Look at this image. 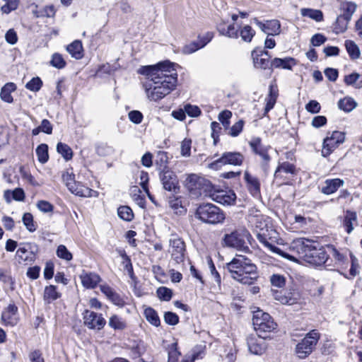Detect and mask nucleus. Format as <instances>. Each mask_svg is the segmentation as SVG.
<instances>
[{
  "label": "nucleus",
  "instance_id": "1",
  "mask_svg": "<svg viewBox=\"0 0 362 362\" xmlns=\"http://www.w3.org/2000/svg\"><path fill=\"white\" fill-rule=\"evenodd\" d=\"M179 65L169 60L159 62L153 65L141 66L137 71L139 74L145 76L146 82V90L167 89L174 90L177 83L176 67Z\"/></svg>",
  "mask_w": 362,
  "mask_h": 362
},
{
  "label": "nucleus",
  "instance_id": "2",
  "mask_svg": "<svg viewBox=\"0 0 362 362\" xmlns=\"http://www.w3.org/2000/svg\"><path fill=\"white\" fill-rule=\"evenodd\" d=\"M226 267L234 280L243 284L252 285L259 277L257 266L244 255H236Z\"/></svg>",
  "mask_w": 362,
  "mask_h": 362
},
{
  "label": "nucleus",
  "instance_id": "3",
  "mask_svg": "<svg viewBox=\"0 0 362 362\" xmlns=\"http://www.w3.org/2000/svg\"><path fill=\"white\" fill-rule=\"evenodd\" d=\"M293 247L297 249L300 258L314 266L324 264L328 259V255L323 248H316L308 239H298L293 242Z\"/></svg>",
  "mask_w": 362,
  "mask_h": 362
},
{
  "label": "nucleus",
  "instance_id": "4",
  "mask_svg": "<svg viewBox=\"0 0 362 362\" xmlns=\"http://www.w3.org/2000/svg\"><path fill=\"white\" fill-rule=\"evenodd\" d=\"M196 216L204 223L217 224L225 219V214L216 206L212 204L200 205L196 211Z\"/></svg>",
  "mask_w": 362,
  "mask_h": 362
},
{
  "label": "nucleus",
  "instance_id": "5",
  "mask_svg": "<svg viewBox=\"0 0 362 362\" xmlns=\"http://www.w3.org/2000/svg\"><path fill=\"white\" fill-rule=\"evenodd\" d=\"M62 180L69 190L79 197H91L97 196L98 192L79 182L75 181V175L72 170H67L63 172Z\"/></svg>",
  "mask_w": 362,
  "mask_h": 362
},
{
  "label": "nucleus",
  "instance_id": "6",
  "mask_svg": "<svg viewBox=\"0 0 362 362\" xmlns=\"http://www.w3.org/2000/svg\"><path fill=\"white\" fill-rule=\"evenodd\" d=\"M320 335L315 329L308 332L305 337L296 344L295 353L296 356L304 359L307 358L315 349Z\"/></svg>",
  "mask_w": 362,
  "mask_h": 362
},
{
  "label": "nucleus",
  "instance_id": "7",
  "mask_svg": "<svg viewBox=\"0 0 362 362\" xmlns=\"http://www.w3.org/2000/svg\"><path fill=\"white\" fill-rule=\"evenodd\" d=\"M250 235L247 230H235L229 234H226L223 239V245L235 248L238 250L247 252L250 251L245 239H249Z\"/></svg>",
  "mask_w": 362,
  "mask_h": 362
},
{
  "label": "nucleus",
  "instance_id": "8",
  "mask_svg": "<svg viewBox=\"0 0 362 362\" xmlns=\"http://www.w3.org/2000/svg\"><path fill=\"white\" fill-rule=\"evenodd\" d=\"M252 324L257 334L270 332L274 330L277 325L269 314L258 310L254 312Z\"/></svg>",
  "mask_w": 362,
  "mask_h": 362
},
{
  "label": "nucleus",
  "instance_id": "9",
  "mask_svg": "<svg viewBox=\"0 0 362 362\" xmlns=\"http://www.w3.org/2000/svg\"><path fill=\"white\" fill-rule=\"evenodd\" d=\"M185 187L195 195L207 194L211 187V182L203 177L196 174H190L185 180Z\"/></svg>",
  "mask_w": 362,
  "mask_h": 362
},
{
  "label": "nucleus",
  "instance_id": "10",
  "mask_svg": "<svg viewBox=\"0 0 362 362\" xmlns=\"http://www.w3.org/2000/svg\"><path fill=\"white\" fill-rule=\"evenodd\" d=\"M159 177L163 188L169 192L177 193L179 190V181L175 173L165 165L159 168Z\"/></svg>",
  "mask_w": 362,
  "mask_h": 362
},
{
  "label": "nucleus",
  "instance_id": "11",
  "mask_svg": "<svg viewBox=\"0 0 362 362\" xmlns=\"http://www.w3.org/2000/svg\"><path fill=\"white\" fill-rule=\"evenodd\" d=\"M243 160L244 156L239 152H225L221 158L209 163V168L218 170L225 165H241Z\"/></svg>",
  "mask_w": 362,
  "mask_h": 362
},
{
  "label": "nucleus",
  "instance_id": "12",
  "mask_svg": "<svg viewBox=\"0 0 362 362\" xmlns=\"http://www.w3.org/2000/svg\"><path fill=\"white\" fill-rule=\"evenodd\" d=\"M345 140V134L344 132L334 131L332 132L331 136L327 137L324 139L323 147L322 149V155L327 157Z\"/></svg>",
  "mask_w": 362,
  "mask_h": 362
},
{
  "label": "nucleus",
  "instance_id": "13",
  "mask_svg": "<svg viewBox=\"0 0 362 362\" xmlns=\"http://www.w3.org/2000/svg\"><path fill=\"white\" fill-rule=\"evenodd\" d=\"M170 250L171 257L176 264L183 262L185 255V244L184 241L179 238L170 239Z\"/></svg>",
  "mask_w": 362,
  "mask_h": 362
},
{
  "label": "nucleus",
  "instance_id": "14",
  "mask_svg": "<svg viewBox=\"0 0 362 362\" xmlns=\"http://www.w3.org/2000/svg\"><path fill=\"white\" fill-rule=\"evenodd\" d=\"M83 320L85 325L88 328L98 330L103 329L106 323L101 314L88 310H85L83 313Z\"/></svg>",
  "mask_w": 362,
  "mask_h": 362
},
{
  "label": "nucleus",
  "instance_id": "15",
  "mask_svg": "<svg viewBox=\"0 0 362 362\" xmlns=\"http://www.w3.org/2000/svg\"><path fill=\"white\" fill-rule=\"evenodd\" d=\"M265 338L266 337L261 336V334H258V336H249L247 339L249 351L255 355L262 354L267 348Z\"/></svg>",
  "mask_w": 362,
  "mask_h": 362
},
{
  "label": "nucleus",
  "instance_id": "16",
  "mask_svg": "<svg viewBox=\"0 0 362 362\" xmlns=\"http://www.w3.org/2000/svg\"><path fill=\"white\" fill-rule=\"evenodd\" d=\"M253 21L259 29L268 36L278 35L281 33V23L278 20H269L265 23H262L257 18H255Z\"/></svg>",
  "mask_w": 362,
  "mask_h": 362
},
{
  "label": "nucleus",
  "instance_id": "17",
  "mask_svg": "<svg viewBox=\"0 0 362 362\" xmlns=\"http://www.w3.org/2000/svg\"><path fill=\"white\" fill-rule=\"evenodd\" d=\"M209 196L213 200L223 205H232L235 203L236 199L235 194L231 190L217 191L213 194H210Z\"/></svg>",
  "mask_w": 362,
  "mask_h": 362
},
{
  "label": "nucleus",
  "instance_id": "18",
  "mask_svg": "<svg viewBox=\"0 0 362 362\" xmlns=\"http://www.w3.org/2000/svg\"><path fill=\"white\" fill-rule=\"evenodd\" d=\"M357 225L358 216L356 212L346 210L342 217L341 226L348 234H350L354 230V226Z\"/></svg>",
  "mask_w": 362,
  "mask_h": 362
},
{
  "label": "nucleus",
  "instance_id": "19",
  "mask_svg": "<svg viewBox=\"0 0 362 362\" xmlns=\"http://www.w3.org/2000/svg\"><path fill=\"white\" fill-rule=\"evenodd\" d=\"M250 146L256 154L259 155L266 165L270 161V156L268 154V148L264 147L261 144L259 138H254L250 141Z\"/></svg>",
  "mask_w": 362,
  "mask_h": 362
},
{
  "label": "nucleus",
  "instance_id": "20",
  "mask_svg": "<svg viewBox=\"0 0 362 362\" xmlns=\"http://www.w3.org/2000/svg\"><path fill=\"white\" fill-rule=\"evenodd\" d=\"M257 240L262 243L266 247H267L271 252L279 254L283 257L288 259L289 260L296 262L297 261L296 258L293 256L282 251L280 248L276 247L275 245L271 244L267 238V235L264 233H258L257 234Z\"/></svg>",
  "mask_w": 362,
  "mask_h": 362
},
{
  "label": "nucleus",
  "instance_id": "21",
  "mask_svg": "<svg viewBox=\"0 0 362 362\" xmlns=\"http://www.w3.org/2000/svg\"><path fill=\"white\" fill-rule=\"evenodd\" d=\"M260 52L259 47H256L252 51L251 56L254 66L257 69L272 70V61L268 60V57H262V54H259Z\"/></svg>",
  "mask_w": 362,
  "mask_h": 362
},
{
  "label": "nucleus",
  "instance_id": "22",
  "mask_svg": "<svg viewBox=\"0 0 362 362\" xmlns=\"http://www.w3.org/2000/svg\"><path fill=\"white\" fill-rule=\"evenodd\" d=\"M17 313V306L9 304L1 314V320L5 325H15L18 322Z\"/></svg>",
  "mask_w": 362,
  "mask_h": 362
},
{
  "label": "nucleus",
  "instance_id": "23",
  "mask_svg": "<svg viewBox=\"0 0 362 362\" xmlns=\"http://www.w3.org/2000/svg\"><path fill=\"white\" fill-rule=\"evenodd\" d=\"M244 179L251 194L254 197L259 196L260 194V182L259 179L257 177L252 175L247 171H245L244 173Z\"/></svg>",
  "mask_w": 362,
  "mask_h": 362
},
{
  "label": "nucleus",
  "instance_id": "24",
  "mask_svg": "<svg viewBox=\"0 0 362 362\" xmlns=\"http://www.w3.org/2000/svg\"><path fill=\"white\" fill-rule=\"evenodd\" d=\"M344 184L343 180L339 178L327 179L324 182V186L321 189V192L326 195H329L338 190Z\"/></svg>",
  "mask_w": 362,
  "mask_h": 362
},
{
  "label": "nucleus",
  "instance_id": "25",
  "mask_svg": "<svg viewBox=\"0 0 362 362\" xmlns=\"http://www.w3.org/2000/svg\"><path fill=\"white\" fill-rule=\"evenodd\" d=\"M83 286L86 288H93L100 281V276L95 273L83 272L80 275Z\"/></svg>",
  "mask_w": 362,
  "mask_h": 362
},
{
  "label": "nucleus",
  "instance_id": "26",
  "mask_svg": "<svg viewBox=\"0 0 362 362\" xmlns=\"http://www.w3.org/2000/svg\"><path fill=\"white\" fill-rule=\"evenodd\" d=\"M296 64V60L293 57L278 58L272 60V70L273 69H282L291 70Z\"/></svg>",
  "mask_w": 362,
  "mask_h": 362
},
{
  "label": "nucleus",
  "instance_id": "27",
  "mask_svg": "<svg viewBox=\"0 0 362 362\" xmlns=\"http://www.w3.org/2000/svg\"><path fill=\"white\" fill-rule=\"evenodd\" d=\"M217 30L221 35L234 39L238 37V30L235 28L233 23L227 25L225 22L222 21L218 23Z\"/></svg>",
  "mask_w": 362,
  "mask_h": 362
},
{
  "label": "nucleus",
  "instance_id": "28",
  "mask_svg": "<svg viewBox=\"0 0 362 362\" xmlns=\"http://www.w3.org/2000/svg\"><path fill=\"white\" fill-rule=\"evenodd\" d=\"M357 8V5L356 3L352 1H344L341 2L339 6L340 14L339 16H342L346 20H351L354 13L356 12Z\"/></svg>",
  "mask_w": 362,
  "mask_h": 362
},
{
  "label": "nucleus",
  "instance_id": "29",
  "mask_svg": "<svg viewBox=\"0 0 362 362\" xmlns=\"http://www.w3.org/2000/svg\"><path fill=\"white\" fill-rule=\"evenodd\" d=\"M100 291L103 293H104L108 299H110L114 304L122 306L124 304V301L120 297V296L111 287L107 285H101Z\"/></svg>",
  "mask_w": 362,
  "mask_h": 362
},
{
  "label": "nucleus",
  "instance_id": "30",
  "mask_svg": "<svg viewBox=\"0 0 362 362\" xmlns=\"http://www.w3.org/2000/svg\"><path fill=\"white\" fill-rule=\"evenodd\" d=\"M67 52L72 57L80 59L83 57V46L80 40H74L66 47Z\"/></svg>",
  "mask_w": 362,
  "mask_h": 362
},
{
  "label": "nucleus",
  "instance_id": "31",
  "mask_svg": "<svg viewBox=\"0 0 362 362\" xmlns=\"http://www.w3.org/2000/svg\"><path fill=\"white\" fill-rule=\"evenodd\" d=\"M60 297L61 293L57 291V286L49 285L45 288L43 299L46 303H50Z\"/></svg>",
  "mask_w": 362,
  "mask_h": 362
},
{
  "label": "nucleus",
  "instance_id": "32",
  "mask_svg": "<svg viewBox=\"0 0 362 362\" xmlns=\"http://www.w3.org/2000/svg\"><path fill=\"white\" fill-rule=\"evenodd\" d=\"M290 173L292 175L296 174V168L294 165L288 163V162H284L279 165L276 170L274 173V177L276 179L281 178L282 175L281 173Z\"/></svg>",
  "mask_w": 362,
  "mask_h": 362
},
{
  "label": "nucleus",
  "instance_id": "33",
  "mask_svg": "<svg viewBox=\"0 0 362 362\" xmlns=\"http://www.w3.org/2000/svg\"><path fill=\"white\" fill-rule=\"evenodd\" d=\"M351 21L344 18L341 16H338L335 22L333 23V32L335 34L343 33L346 32L348 28L349 23Z\"/></svg>",
  "mask_w": 362,
  "mask_h": 362
},
{
  "label": "nucleus",
  "instance_id": "34",
  "mask_svg": "<svg viewBox=\"0 0 362 362\" xmlns=\"http://www.w3.org/2000/svg\"><path fill=\"white\" fill-rule=\"evenodd\" d=\"M346 49L351 59H357L360 57L361 51L358 46L352 40L345 41Z\"/></svg>",
  "mask_w": 362,
  "mask_h": 362
},
{
  "label": "nucleus",
  "instance_id": "35",
  "mask_svg": "<svg viewBox=\"0 0 362 362\" xmlns=\"http://www.w3.org/2000/svg\"><path fill=\"white\" fill-rule=\"evenodd\" d=\"M300 13L304 17H308L316 22L323 21V13L320 10L313 8H301Z\"/></svg>",
  "mask_w": 362,
  "mask_h": 362
},
{
  "label": "nucleus",
  "instance_id": "36",
  "mask_svg": "<svg viewBox=\"0 0 362 362\" xmlns=\"http://www.w3.org/2000/svg\"><path fill=\"white\" fill-rule=\"evenodd\" d=\"M255 35V31L249 25L243 26L238 30V36L240 35L242 40L245 42H250Z\"/></svg>",
  "mask_w": 362,
  "mask_h": 362
},
{
  "label": "nucleus",
  "instance_id": "37",
  "mask_svg": "<svg viewBox=\"0 0 362 362\" xmlns=\"http://www.w3.org/2000/svg\"><path fill=\"white\" fill-rule=\"evenodd\" d=\"M279 94L278 92H269L267 96L264 98L265 102V107L264 111V116H266L267 114L274 107V105L276 103V100L278 98Z\"/></svg>",
  "mask_w": 362,
  "mask_h": 362
},
{
  "label": "nucleus",
  "instance_id": "38",
  "mask_svg": "<svg viewBox=\"0 0 362 362\" xmlns=\"http://www.w3.org/2000/svg\"><path fill=\"white\" fill-rule=\"evenodd\" d=\"M356 102L353 98L349 97L341 99L338 102L339 108L346 112L352 111L354 109L356 108Z\"/></svg>",
  "mask_w": 362,
  "mask_h": 362
},
{
  "label": "nucleus",
  "instance_id": "39",
  "mask_svg": "<svg viewBox=\"0 0 362 362\" xmlns=\"http://www.w3.org/2000/svg\"><path fill=\"white\" fill-rule=\"evenodd\" d=\"M144 315L146 320L151 325L158 327L160 325L159 317L154 309L152 308H147L144 310Z\"/></svg>",
  "mask_w": 362,
  "mask_h": 362
},
{
  "label": "nucleus",
  "instance_id": "40",
  "mask_svg": "<svg viewBox=\"0 0 362 362\" xmlns=\"http://www.w3.org/2000/svg\"><path fill=\"white\" fill-rule=\"evenodd\" d=\"M36 154L39 162L45 163L49 159L48 146L45 144L39 145L36 148Z\"/></svg>",
  "mask_w": 362,
  "mask_h": 362
},
{
  "label": "nucleus",
  "instance_id": "41",
  "mask_svg": "<svg viewBox=\"0 0 362 362\" xmlns=\"http://www.w3.org/2000/svg\"><path fill=\"white\" fill-rule=\"evenodd\" d=\"M57 151L66 160H69L73 157L71 148L66 144L62 142L58 143L57 146Z\"/></svg>",
  "mask_w": 362,
  "mask_h": 362
},
{
  "label": "nucleus",
  "instance_id": "42",
  "mask_svg": "<svg viewBox=\"0 0 362 362\" xmlns=\"http://www.w3.org/2000/svg\"><path fill=\"white\" fill-rule=\"evenodd\" d=\"M117 214L120 218L126 221H131L134 218V213L128 206H119L117 209Z\"/></svg>",
  "mask_w": 362,
  "mask_h": 362
},
{
  "label": "nucleus",
  "instance_id": "43",
  "mask_svg": "<svg viewBox=\"0 0 362 362\" xmlns=\"http://www.w3.org/2000/svg\"><path fill=\"white\" fill-rule=\"evenodd\" d=\"M108 324L114 329L122 330L127 327L125 321L117 315L112 316L109 320Z\"/></svg>",
  "mask_w": 362,
  "mask_h": 362
},
{
  "label": "nucleus",
  "instance_id": "44",
  "mask_svg": "<svg viewBox=\"0 0 362 362\" xmlns=\"http://www.w3.org/2000/svg\"><path fill=\"white\" fill-rule=\"evenodd\" d=\"M50 64L57 69H61L65 67L66 63L62 54L54 53L52 56Z\"/></svg>",
  "mask_w": 362,
  "mask_h": 362
},
{
  "label": "nucleus",
  "instance_id": "45",
  "mask_svg": "<svg viewBox=\"0 0 362 362\" xmlns=\"http://www.w3.org/2000/svg\"><path fill=\"white\" fill-rule=\"evenodd\" d=\"M231 117L232 112L228 110L221 111L218 116L219 122L222 124V125L226 129H228L229 128L230 119Z\"/></svg>",
  "mask_w": 362,
  "mask_h": 362
},
{
  "label": "nucleus",
  "instance_id": "46",
  "mask_svg": "<svg viewBox=\"0 0 362 362\" xmlns=\"http://www.w3.org/2000/svg\"><path fill=\"white\" fill-rule=\"evenodd\" d=\"M157 296L161 300L169 301L173 296V291L171 289L161 286L157 289Z\"/></svg>",
  "mask_w": 362,
  "mask_h": 362
},
{
  "label": "nucleus",
  "instance_id": "47",
  "mask_svg": "<svg viewBox=\"0 0 362 362\" xmlns=\"http://www.w3.org/2000/svg\"><path fill=\"white\" fill-rule=\"evenodd\" d=\"M5 4L1 7V11L3 13L8 14L11 11L17 9L18 6V0H4Z\"/></svg>",
  "mask_w": 362,
  "mask_h": 362
},
{
  "label": "nucleus",
  "instance_id": "48",
  "mask_svg": "<svg viewBox=\"0 0 362 362\" xmlns=\"http://www.w3.org/2000/svg\"><path fill=\"white\" fill-rule=\"evenodd\" d=\"M54 14H55V9H54V6H52V5L46 6L42 9L35 12V16L37 18H40V17L50 18V17H53L54 16Z\"/></svg>",
  "mask_w": 362,
  "mask_h": 362
},
{
  "label": "nucleus",
  "instance_id": "49",
  "mask_svg": "<svg viewBox=\"0 0 362 362\" xmlns=\"http://www.w3.org/2000/svg\"><path fill=\"white\" fill-rule=\"evenodd\" d=\"M23 222L30 232H33L36 230V226L33 221V216L30 213H25L23 214Z\"/></svg>",
  "mask_w": 362,
  "mask_h": 362
},
{
  "label": "nucleus",
  "instance_id": "50",
  "mask_svg": "<svg viewBox=\"0 0 362 362\" xmlns=\"http://www.w3.org/2000/svg\"><path fill=\"white\" fill-rule=\"evenodd\" d=\"M57 255L58 257L63 259L66 261H70L72 259V254L68 250L66 247L64 245H60L58 246L57 250Z\"/></svg>",
  "mask_w": 362,
  "mask_h": 362
},
{
  "label": "nucleus",
  "instance_id": "51",
  "mask_svg": "<svg viewBox=\"0 0 362 362\" xmlns=\"http://www.w3.org/2000/svg\"><path fill=\"white\" fill-rule=\"evenodd\" d=\"M180 355L177 342L173 343L168 350V362H177Z\"/></svg>",
  "mask_w": 362,
  "mask_h": 362
},
{
  "label": "nucleus",
  "instance_id": "52",
  "mask_svg": "<svg viewBox=\"0 0 362 362\" xmlns=\"http://www.w3.org/2000/svg\"><path fill=\"white\" fill-rule=\"evenodd\" d=\"M244 124V121L243 119H240L230 128L228 134L233 137L238 136L243 131Z\"/></svg>",
  "mask_w": 362,
  "mask_h": 362
},
{
  "label": "nucleus",
  "instance_id": "53",
  "mask_svg": "<svg viewBox=\"0 0 362 362\" xmlns=\"http://www.w3.org/2000/svg\"><path fill=\"white\" fill-rule=\"evenodd\" d=\"M42 86V81L39 77H34L28 81L25 87L30 90H40Z\"/></svg>",
  "mask_w": 362,
  "mask_h": 362
},
{
  "label": "nucleus",
  "instance_id": "54",
  "mask_svg": "<svg viewBox=\"0 0 362 362\" xmlns=\"http://www.w3.org/2000/svg\"><path fill=\"white\" fill-rule=\"evenodd\" d=\"M350 257H351V268L349 269L350 277H347V278L348 279H353L359 272V271H358L359 265H358V263L357 258L353 254L351 253Z\"/></svg>",
  "mask_w": 362,
  "mask_h": 362
},
{
  "label": "nucleus",
  "instance_id": "55",
  "mask_svg": "<svg viewBox=\"0 0 362 362\" xmlns=\"http://www.w3.org/2000/svg\"><path fill=\"white\" fill-rule=\"evenodd\" d=\"M37 209L43 213L52 212L54 206L47 201L40 200L37 203Z\"/></svg>",
  "mask_w": 362,
  "mask_h": 362
},
{
  "label": "nucleus",
  "instance_id": "56",
  "mask_svg": "<svg viewBox=\"0 0 362 362\" xmlns=\"http://www.w3.org/2000/svg\"><path fill=\"white\" fill-rule=\"evenodd\" d=\"M18 39L17 33L13 28L9 29L5 34V40L6 42L11 45L16 44Z\"/></svg>",
  "mask_w": 362,
  "mask_h": 362
},
{
  "label": "nucleus",
  "instance_id": "57",
  "mask_svg": "<svg viewBox=\"0 0 362 362\" xmlns=\"http://www.w3.org/2000/svg\"><path fill=\"white\" fill-rule=\"evenodd\" d=\"M164 321L168 325H175L179 322V317L177 314L168 311L164 314Z\"/></svg>",
  "mask_w": 362,
  "mask_h": 362
},
{
  "label": "nucleus",
  "instance_id": "58",
  "mask_svg": "<svg viewBox=\"0 0 362 362\" xmlns=\"http://www.w3.org/2000/svg\"><path fill=\"white\" fill-rule=\"evenodd\" d=\"M20 173L22 177L28 181L31 185L34 187H38L41 185L40 183L35 180L34 177L30 173L25 171L23 168H21Z\"/></svg>",
  "mask_w": 362,
  "mask_h": 362
},
{
  "label": "nucleus",
  "instance_id": "59",
  "mask_svg": "<svg viewBox=\"0 0 362 362\" xmlns=\"http://www.w3.org/2000/svg\"><path fill=\"white\" fill-rule=\"evenodd\" d=\"M358 79H360V74L354 72L351 74L345 76L344 82L347 85H351L353 86L354 88H356V86L357 84Z\"/></svg>",
  "mask_w": 362,
  "mask_h": 362
},
{
  "label": "nucleus",
  "instance_id": "60",
  "mask_svg": "<svg viewBox=\"0 0 362 362\" xmlns=\"http://www.w3.org/2000/svg\"><path fill=\"white\" fill-rule=\"evenodd\" d=\"M272 286L281 288L285 285V278L279 274H273L270 279Z\"/></svg>",
  "mask_w": 362,
  "mask_h": 362
},
{
  "label": "nucleus",
  "instance_id": "61",
  "mask_svg": "<svg viewBox=\"0 0 362 362\" xmlns=\"http://www.w3.org/2000/svg\"><path fill=\"white\" fill-rule=\"evenodd\" d=\"M326 40H327V37L324 35L320 34V33H317V34H315L311 37L310 42L313 46L317 47V46H320L321 45L325 43L326 42Z\"/></svg>",
  "mask_w": 362,
  "mask_h": 362
},
{
  "label": "nucleus",
  "instance_id": "62",
  "mask_svg": "<svg viewBox=\"0 0 362 362\" xmlns=\"http://www.w3.org/2000/svg\"><path fill=\"white\" fill-rule=\"evenodd\" d=\"M191 140L184 139L181 143V155L182 156H189L191 151Z\"/></svg>",
  "mask_w": 362,
  "mask_h": 362
},
{
  "label": "nucleus",
  "instance_id": "63",
  "mask_svg": "<svg viewBox=\"0 0 362 362\" xmlns=\"http://www.w3.org/2000/svg\"><path fill=\"white\" fill-rule=\"evenodd\" d=\"M129 118L134 124H140L143 119V115L138 110H132L129 112Z\"/></svg>",
  "mask_w": 362,
  "mask_h": 362
},
{
  "label": "nucleus",
  "instance_id": "64",
  "mask_svg": "<svg viewBox=\"0 0 362 362\" xmlns=\"http://www.w3.org/2000/svg\"><path fill=\"white\" fill-rule=\"evenodd\" d=\"M185 110L190 117H197L201 114V110L197 106L189 104L185 106Z\"/></svg>",
  "mask_w": 362,
  "mask_h": 362
}]
</instances>
